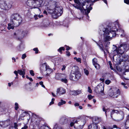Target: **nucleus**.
Returning <instances> with one entry per match:
<instances>
[{
	"label": "nucleus",
	"mask_w": 129,
	"mask_h": 129,
	"mask_svg": "<svg viewBox=\"0 0 129 129\" xmlns=\"http://www.w3.org/2000/svg\"><path fill=\"white\" fill-rule=\"evenodd\" d=\"M75 118L74 119V120H73V121H74V122L75 123H78V121H77V120L76 119V120L75 121H74V120H75Z\"/></svg>",
	"instance_id": "obj_54"
},
{
	"label": "nucleus",
	"mask_w": 129,
	"mask_h": 129,
	"mask_svg": "<svg viewBox=\"0 0 129 129\" xmlns=\"http://www.w3.org/2000/svg\"><path fill=\"white\" fill-rule=\"evenodd\" d=\"M44 0H28L26 4L27 6L31 8H38L39 12H41L40 9L38 8L41 7Z\"/></svg>",
	"instance_id": "obj_3"
},
{
	"label": "nucleus",
	"mask_w": 129,
	"mask_h": 129,
	"mask_svg": "<svg viewBox=\"0 0 129 129\" xmlns=\"http://www.w3.org/2000/svg\"><path fill=\"white\" fill-rule=\"evenodd\" d=\"M18 108V104L17 103H16L15 104V110H17Z\"/></svg>",
	"instance_id": "obj_34"
},
{
	"label": "nucleus",
	"mask_w": 129,
	"mask_h": 129,
	"mask_svg": "<svg viewBox=\"0 0 129 129\" xmlns=\"http://www.w3.org/2000/svg\"><path fill=\"white\" fill-rule=\"evenodd\" d=\"M43 13L44 14H46V15L47 14V11H45V10H44V12H43Z\"/></svg>",
	"instance_id": "obj_63"
},
{
	"label": "nucleus",
	"mask_w": 129,
	"mask_h": 129,
	"mask_svg": "<svg viewBox=\"0 0 129 129\" xmlns=\"http://www.w3.org/2000/svg\"><path fill=\"white\" fill-rule=\"evenodd\" d=\"M66 103L65 101H63L61 99V102H59L58 103V105L59 106H60L63 104H65Z\"/></svg>",
	"instance_id": "obj_25"
},
{
	"label": "nucleus",
	"mask_w": 129,
	"mask_h": 129,
	"mask_svg": "<svg viewBox=\"0 0 129 129\" xmlns=\"http://www.w3.org/2000/svg\"><path fill=\"white\" fill-rule=\"evenodd\" d=\"M66 68V67L64 65H63V68L61 69V70L63 71V70L65 69Z\"/></svg>",
	"instance_id": "obj_53"
},
{
	"label": "nucleus",
	"mask_w": 129,
	"mask_h": 129,
	"mask_svg": "<svg viewBox=\"0 0 129 129\" xmlns=\"http://www.w3.org/2000/svg\"><path fill=\"white\" fill-rule=\"evenodd\" d=\"M33 50L34 51H35V53L36 54L38 53V50L37 48H34L33 49Z\"/></svg>",
	"instance_id": "obj_40"
},
{
	"label": "nucleus",
	"mask_w": 129,
	"mask_h": 129,
	"mask_svg": "<svg viewBox=\"0 0 129 129\" xmlns=\"http://www.w3.org/2000/svg\"><path fill=\"white\" fill-rule=\"evenodd\" d=\"M93 65L94 66L95 68L97 69H99L100 68V65L97 63Z\"/></svg>",
	"instance_id": "obj_30"
},
{
	"label": "nucleus",
	"mask_w": 129,
	"mask_h": 129,
	"mask_svg": "<svg viewBox=\"0 0 129 129\" xmlns=\"http://www.w3.org/2000/svg\"><path fill=\"white\" fill-rule=\"evenodd\" d=\"M81 92V91L80 90H77L76 91H71L70 93L72 95H78Z\"/></svg>",
	"instance_id": "obj_18"
},
{
	"label": "nucleus",
	"mask_w": 129,
	"mask_h": 129,
	"mask_svg": "<svg viewBox=\"0 0 129 129\" xmlns=\"http://www.w3.org/2000/svg\"><path fill=\"white\" fill-rule=\"evenodd\" d=\"M12 6L11 3H6L5 2L3 1H0V8L5 11H8V10L11 8Z\"/></svg>",
	"instance_id": "obj_9"
},
{
	"label": "nucleus",
	"mask_w": 129,
	"mask_h": 129,
	"mask_svg": "<svg viewBox=\"0 0 129 129\" xmlns=\"http://www.w3.org/2000/svg\"><path fill=\"white\" fill-rule=\"evenodd\" d=\"M25 114V113H22V114L20 116H22V117L23 118L24 116V115H23V114Z\"/></svg>",
	"instance_id": "obj_60"
},
{
	"label": "nucleus",
	"mask_w": 129,
	"mask_h": 129,
	"mask_svg": "<svg viewBox=\"0 0 129 129\" xmlns=\"http://www.w3.org/2000/svg\"><path fill=\"white\" fill-rule=\"evenodd\" d=\"M92 61L93 65H95L97 63V59L96 58H94L92 60Z\"/></svg>",
	"instance_id": "obj_29"
},
{
	"label": "nucleus",
	"mask_w": 129,
	"mask_h": 129,
	"mask_svg": "<svg viewBox=\"0 0 129 129\" xmlns=\"http://www.w3.org/2000/svg\"><path fill=\"white\" fill-rule=\"evenodd\" d=\"M84 72L85 74L87 75H88L89 74V72L88 70L86 69H84Z\"/></svg>",
	"instance_id": "obj_37"
},
{
	"label": "nucleus",
	"mask_w": 129,
	"mask_h": 129,
	"mask_svg": "<svg viewBox=\"0 0 129 129\" xmlns=\"http://www.w3.org/2000/svg\"><path fill=\"white\" fill-rule=\"evenodd\" d=\"M74 105L75 106H79V104L78 103H76Z\"/></svg>",
	"instance_id": "obj_58"
},
{
	"label": "nucleus",
	"mask_w": 129,
	"mask_h": 129,
	"mask_svg": "<svg viewBox=\"0 0 129 129\" xmlns=\"http://www.w3.org/2000/svg\"><path fill=\"white\" fill-rule=\"evenodd\" d=\"M25 34V31L23 30L19 29L14 33V35L18 39H22L24 37Z\"/></svg>",
	"instance_id": "obj_10"
},
{
	"label": "nucleus",
	"mask_w": 129,
	"mask_h": 129,
	"mask_svg": "<svg viewBox=\"0 0 129 129\" xmlns=\"http://www.w3.org/2000/svg\"><path fill=\"white\" fill-rule=\"evenodd\" d=\"M45 70L47 71V74H48L52 72V70L51 69L48 68L47 66Z\"/></svg>",
	"instance_id": "obj_24"
},
{
	"label": "nucleus",
	"mask_w": 129,
	"mask_h": 129,
	"mask_svg": "<svg viewBox=\"0 0 129 129\" xmlns=\"http://www.w3.org/2000/svg\"><path fill=\"white\" fill-rule=\"evenodd\" d=\"M51 94H52V95H53V96L54 97H55L56 96L55 95L53 92H52Z\"/></svg>",
	"instance_id": "obj_64"
},
{
	"label": "nucleus",
	"mask_w": 129,
	"mask_h": 129,
	"mask_svg": "<svg viewBox=\"0 0 129 129\" xmlns=\"http://www.w3.org/2000/svg\"><path fill=\"white\" fill-rule=\"evenodd\" d=\"M124 1L125 3L127 4H129V0H124Z\"/></svg>",
	"instance_id": "obj_50"
},
{
	"label": "nucleus",
	"mask_w": 129,
	"mask_h": 129,
	"mask_svg": "<svg viewBox=\"0 0 129 129\" xmlns=\"http://www.w3.org/2000/svg\"><path fill=\"white\" fill-rule=\"evenodd\" d=\"M43 15H36L34 16V18L36 20L38 19V18L37 17H38L39 18H41V17H43Z\"/></svg>",
	"instance_id": "obj_27"
},
{
	"label": "nucleus",
	"mask_w": 129,
	"mask_h": 129,
	"mask_svg": "<svg viewBox=\"0 0 129 129\" xmlns=\"http://www.w3.org/2000/svg\"><path fill=\"white\" fill-rule=\"evenodd\" d=\"M108 35H110V36L107 35L105 37L104 39L105 41L110 40L111 39L112 37H114L115 36L116 34L114 31L110 30L109 31Z\"/></svg>",
	"instance_id": "obj_11"
},
{
	"label": "nucleus",
	"mask_w": 129,
	"mask_h": 129,
	"mask_svg": "<svg viewBox=\"0 0 129 129\" xmlns=\"http://www.w3.org/2000/svg\"><path fill=\"white\" fill-rule=\"evenodd\" d=\"M122 57L125 59V60H126L128 59V56L127 55H126L125 54H124L122 56Z\"/></svg>",
	"instance_id": "obj_33"
},
{
	"label": "nucleus",
	"mask_w": 129,
	"mask_h": 129,
	"mask_svg": "<svg viewBox=\"0 0 129 129\" xmlns=\"http://www.w3.org/2000/svg\"><path fill=\"white\" fill-rule=\"evenodd\" d=\"M88 98L89 100H90L94 97V96H92L90 94L88 95Z\"/></svg>",
	"instance_id": "obj_35"
},
{
	"label": "nucleus",
	"mask_w": 129,
	"mask_h": 129,
	"mask_svg": "<svg viewBox=\"0 0 129 129\" xmlns=\"http://www.w3.org/2000/svg\"><path fill=\"white\" fill-rule=\"evenodd\" d=\"M106 4H107V3L106 0H102Z\"/></svg>",
	"instance_id": "obj_62"
},
{
	"label": "nucleus",
	"mask_w": 129,
	"mask_h": 129,
	"mask_svg": "<svg viewBox=\"0 0 129 129\" xmlns=\"http://www.w3.org/2000/svg\"><path fill=\"white\" fill-rule=\"evenodd\" d=\"M14 127L15 128V129H17V127L18 126V125L17 123H14Z\"/></svg>",
	"instance_id": "obj_44"
},
{
	"label": "nucleus",
	"mask_w": 129,
	"mask_h": 129,
	"mask_svg": "<svg viewBox=\"0 0 129 129\" xmlns=\"http://www.w3.org/2000/svg\"><path fill=\"white\" fill-rule=\"evenodd\" d=\"M103 111L105 112V114L106 115V112H107L106 110H108V109H107V110H106V109L104 107H103Z\"/></svg>",
	"instance_id": "obj_51"
},
{
	"label": "nucleus",
	"mask_w": 129,
	"mask_h": 129,
	"mask_svg": "<svg viewBox=\"0 0 129 129\" xmlns=\"http://www.w3.org/2000/svg\"><path fill=\"white\" fill-rule=\"evenodd\" d=\"M93 120L95 121L94 124H98L101 122L102 121L100 118H99L98 117H95L93 119Z\"/></svg>",
	"instance_id": "obj_20"
},
{
	"label": "nucleus",
	"mask_w": 129,
	"mask_h": 129,
	"mask_svg": "<svg viewBox=\"0 0 129 129\" xmlns=\"http://www.w3.org/2000/svg\"><path fill=\"white\" fill-rule=\"evenodd\" d=\"M74 6L75 8L79 9L81 11H82V7L81 5L79 6H78L76 5H74Z\"/></svg>",
	"instance_id": "obj_26"
},
{
	"label": "nucleus",
	"mask_w": 129,
	"mask_h": 129,
	"mask_svg": "<svg viewBox=\"0 0 129 129\" xmlns=\"http://www.w3.org/2000/svg\"><path fill=\"white\" fill-rule=\"evenodd\" d=\"M100 80L101 81H102V82H103L104 81V78H100Z\"/></svg>",
	"instance_id": "obj_56"
},
{
	"label": "nucleus",
	"mask_w": 129,
	"mask_h": 129,
	"mask_svg": "<svg viewBox=\"0 0 129 129\" xmlns=\"http://www.w3.org/2000/svg\"><path fill=\"white\" fill-rule=\"evenodd\" d=\"M111 117L114 120L120 121L124 118V113L122 111H118L114 109L111 113Z\"/></svg>",
	"instance_id": "obj_4"
},
{
	"label": "nucleus",
	"mask_w": 129,
	"mask_h": 129,
	"mask_svg": "<svg viewBox=\"0 0 129 129\" xmlns=\"http://www.w3.org/2000/svg\"><path fill=\"white\" fill-rule=\"evenodd\" d=\"M111 82V81L109 80H107L105 81V83L107 84H109Z\"/></svg>",
	"instance_id": "obj_39"
},
{
	"label": "nucleus",
	"mask_w": 129,
	"mask_h": 129,
	"mask_svg": "<svg viewBox=\"0 0 129 129\" xmlns=\"http://www.w3.org/2000/svg\"><path fill=\"white\" fill-rule=\"evenodd\" d=\"M22 21V19L19 14H14L11 16L10 23L8 24V29L9 30L13 29L14 27L18 26Z\"/></svg>",
	"instance_id": "obj_2"
},
{
	"label": "nucleus",
	"mask_w": 129,
	"mask_h": 129,
	"mask_svg": "<svg viewBox=\"0 0 129 129\" xmlns=\"http://www.w3.org/2000/svg\"><path fill=\"white\" fill-rule=\"evenodd\" d=\"M91 3L90 2L87 1L86 0H84L83 3L82 5V10L83 9L86 12L87 11V13L88 14L90 12V11L91 10L92 8L91 7ZM86 14L87 13H86Z\"/></svg>",
	"instance_id": "obj_8"
},
{
	"label": "nucleus",
	"mask_w": 129,
	"mask_h": 129,
	"mask_svg": "<svg viewBox=\"0 0 129 129\" xmlns=\"http://www.w3.org/2000/svg\"><path fill=\"white\" fill-rule=\"evenodd\" d=\"M69 118L63 116L61 117L60 119L59 122L60 123L63 124L67 123L68 121Z\"/></svg>",
	"instance_id": "obj_16"
},
{
	"label": "nucleus",
	"mask_w": 129,
	"mask_h": 129,
	"mask_svg": "<svg viewBox=\"0 0 129 129\" xmlns=\"http://www.w3.org/2000/svg\"><path fill=\"white\" fill-rule=\"evenodd\" d=\"M73 73H71L70 74V79L71 80L77 81L80 78L81 74L77 67H76Z\"/></svg>",
	"instance_id": "obj_5"
},
{
	"label": "nucleus",
	"mask_w": 129,
	"mask_h": 129,
	"mask_svg": "<svg viewBox=\"0 0 129 129\" xmlns=\"http://www.w3.org/2000/svg\"><path fill=\"white\" fill-rule=\"evenodd\" d=\"M25 69H23V70H18V73L21 75H25Z\"/></svg>",
	"instance_id": "obj_22"
},
{
	"label": "nucleus",
	"mask_w": 129,
	"mask_h": 129,
	"mask_svg": "<svg viewBox=\"0 0 129 129\" xmlns=\"http://www.w3.org/2000/svg\"><path fill=\"white\" fill-rule=\"evenodd\" d=\"M98 126L96 124L92 123L88 126L89 129H98Z\"/></svg>",
	"instance_id": "obj_19"
},
{
	"label": "nucleus",
	"mask_w": 129,
	"mask_h": 129,
	"mask_svg": "<svg viewBox=\"0 0 129 129\" xmlns=\"http://www.w3.org/2000/svg\"><path fill=\"white\" fill-rule=\"evenodd\" d=\"M47 66L46 65L45 63L42 64L41 66V70L42 71L44 70L45 69L46 70Z\"/></svg>",
	"instance_id": "obj_23"
},
{
	"label": "nucleus",
	"mask_w": 129,
	"mask_h": 129,
	"mask_svg": "<svg viewBox=\"0 0 129 129\" xmlns=\"http://www.w3.org/2000/svg\"><path fill=\"white\" fill-rule=\"evenodd\" d=\"M66 92L65 90L62 87H60L57 89L56 94L59 93L60 95L64 94Z\"/></svg>",
	"instance_id": "obj_17"
},
{
	"label": "nucleus",
	"mask_w": 129,
	"mask_h": 129,
	"mask_svg": "<svg viewBox=\"0 0 129 129\" xmlns=\"http://www.w3.org/2000/svg\"><path fill=\"white\" fill-rule=\"evenodd\" d=\"M88 91L90 93H92V90L89 86H88Z\"/></svg>",
	"instance_id": "obj_41"
},
{
	"label": "nucleus",
	"mask_w": 129,
	"mask_h": 129,
	"mask_svg": "<svg viewBox=\"0 0 129 129\" xmlns=\"http://www.w3.org/2000/svg\"><path fill=\"white\" fill-rule=\"evenodd\" d=\"M119 90L117 88H110L108 91V94L110 96L113 98H117L120 95Z\"/></svg>",
	"instance_id": "obj_6"
},
{
	"label": "nucleus",
	"mask_w": 129,
	"mask_h": 129,
	"mask_svg": "<svg viewBox=\"0 0 129 129\" xmlns=\"http://www.w3.org/2000/svg\"><path fill=\"white\" fill-rule=\"evenodd\" d=\"M23 118L22 117V116H20L19 117V119L20 120H22L23 119Z\"/></svg>",
	"instance_id": "obj_55"
},
{
	"label": "nucleus",
	"mask_w": 129,
	"mask_h": 129,
	"mask_svg": "<svg viewBox=\"0 0 129 129\" xmlns=\"http://www.w3.org/2000/svg\"><path fill=\"white\" fill-rule=\"evenodd\" d=\"M75 2L78 4L79 6L81 5L82 6V5L84 1V0H80L79 1V0H74Z\"/></svg>",
	"instance_id": "obj_21"
},
{
	"label": "nucleus",
	"mask_w": 129,
	"mask_h": 129,
	"mask_svg": "<svg viewBox=\"0 0 129 129\" xmlns=\"http://www.w3.org/2000/svg\"><path fill=\"white\" fill-rule=\"evenodd\" d=\"M56 2L50 1L48 2L46 9L49 13L52 14V17L57 18L62 13V8L57 6Z\"/></svg>",
	"instance_id": "obj_1"
},
{
	"label": "nucleus",
	"mask_w": 129,
	"mask_h": 129,
	"mask_svg": "<svg viewBox=\"0 0 129 129\" xmlns=\"http://www.w3.org/2000/svg\"><path fill=\"white\" fill-rule=\"evenodd\" d=\"M60 81L61 82H63L66 83H67L68 82L66 78H62L61 79Z\"/></svg>",
	"instance_id": "obj_28"
},
{
	"label": "nucleus",
	"mask_w": 129,
	"mask_h": 129,
	"mask_svg": "<svg viewBox=\"0 0 129 129\" xmlns=\"http://www.w3.org/2000/svg\"><path fill=\"white\" fill-rule=\"evenodd\" d=\"M26 56L25 54H23L22 55L21 58L22 59H24L26 57Z\"/></svg>",
	"instance_id": "obj_45"
},
{
	"label": "nucleus",
	"mask_w": 129,
	"mask_h": 129,
	"mask_svg": "<svg viewBox=\"0 0 129 129\" xmlns=\"http://www.w3.org/2000/svg\"><path fill=\"white\" fill-rule=\"evenodd\" d=\"M62 50H64V48L63 47H62L60 48L58 50V51L60 52H61Z\"/></svg>",
	"instance_id": "obj_36"
},
{
	"label": "nucleus",
	"mask_w": 129,
	"mask_h": 129,
	"mask_svg": "<svg viewBox=\"0 0 129 129\" xmlns=\"http://www.w3.org/2000/svg\"><path fill=\"white\" fill-rule=\"evenodd\" d=\"M65 46L67 48L66 49L67 50H69L70 48V47L69 46H67L66 45H65Z\"/></svg>",
	"instance_id": "obj_47"
},
{
	"label": "nucleus",
	"mask_w": 129,
	"mask_h": 129,
	"mask_svg": "<svg viewBox=\"0 0 129 129\" xmlns=\"http://www.w3.org/2000/svg\"><path fill=\"white\" fill-rule=\"evenodd\" d=\"M74 123L73 122H71L70 123V125L71 127H72L74 124Z\"/></svg>",
	"instance_id": "obj_52"
},
{
	"label": "nucleus",
	"mask_w": 129,
	"mask_h": 129,
	"mask_svg": "<svg viewBox=\"0 0 129 129\" xmlns=\"http://www.w3.org/2000/svg\"><path fill=\"white\" fill-rule=\"evenodd\" d=\"M41 129H51V128L48 126L43 125L41 127Z\"/></svg>",
	"instance_id": "obj_31"
},
{
	"label": "nucleus",
	"mask_w": 129,
	"mask_h": 129,
	"mask_svg": "<svg viewBox=\"0 0 129 129\" xmlns=\"http://www.w3.org/2000/svg\"><path fill=\"white\" fill-rule=\"evenodd\" d=\"M7 13L8 11H0V17L2 18L4 22H5L7 19Z\"/></svg>",
	"instance_id": "obj_13"
},
{
	"label": "nucleus",
	"mask_w": 129,
	"mask_h": 129,
	"mask_svg": "<svg viewBox=\"0 0 129 129\" xmlns=\"http://www.w3.org/2000/svg\"><path fill=\"white\" fill-rule=\"evenodd\" d=\"M26 78L28 79H29L31 81H33V80L31 78H30L27 76H26Z\"/></svg>",
	"instance_id": "obj_46"
},
{
	"label": "nucleus",
	"mask_w": 129,
	"mask_h": 129,
	"mask_svg": "<svg viewBox=\"0 0 129 129\" xmlns=\"http://www.w3.org/2000/svg\"><path fill=\"white\" fill-rule=\"evenodd\" d=\"M95 90L96 92L97 93L100 94L102 95L104 94L103 93L104 88L102 86H97Z\"/></svg>",
	"instance_id": "obj_12"
},
{
	"label": "nucleus",
	"mask_w": 129,
	"mask_h": 129,
	"mask_svg": "<svg viewBox=\"0 0 129 129\" xmlns=\"http://www.w3.org/2000/svg\"><path fill=\"white\" fill-rule=\"evenodd\" d=\"M39 84L41 85L43 84V82L42 81H41L39 82Z\"/></svg>",
	"instance_id": "obj_61"
},
{
	"label": "nucleus",
	"mask_w": 129,
	"mask_h": 129,
	"mask_svg": "<svg viewBox=\"0 0 129 129\" xmlns=\"http://www.w3.org/2000/svg\"><path fill=\"white\" fill-rule=\"evenodd\" d=\"M14 73L16 75V77L15 78L18 79V77L17 76H18V71H15L14 72Z\"/></svg>",
	"instance_id": "obj_38"
},
{
	"label": "nucleus",
	"mask_w": 129,
	"mask_h": 129,
	"mask_svg": "<svg viewBox=\"0 0 129 129\" xmlns=\"http://www.w3.org/2000/svg\"><path fill=\"white\" fill-rule=\"evenodd\" d=\"M54 100L55 99L54 98H52V99L51 102H50L49 104V105H51L52 104H54V102L53 101H54Z\"/></svg>",
	"instance_id": "obj_43"
},
{
	"label": "nucleus",
	"mask_w": 129,
	"mask_h": 129,
	"mask_svg": "<svg viewBox=\"0 0 129 129\" xmlns=\"http://www.w3.org/2000/svg\"><path fill=\"white\" fill-rule=\"evenodd\" d=\"M98 1V0H90V1L92 2H95V1Z\"/></svg>",
	"instance_id": "obj_59"
},
{
	"label": "nucleus",
	"mask_w": 129,
	"mask_h": 129,
	"mask_svg": "<svg viewBox=\"0 0 129 129\" xmlns=\"http://www.w3.org/2000/svg\"><path fill=\"white\" fill-rule=\"evenodd\" d=\"M10 120H7L5 121H0V125L3 127H6L10 124Z\"/></svg>",
	"instance_id": "obj_14"
},
{
	"label": "nucleus",
	"mask_w": 129,
	"mask_h": 129,
	"mask_svg": "<svg viewBox=\"0 0 129 129\" xmlns=\"http://www.w3.org/2000/svg\"><path fill=\"white\" fill-rule=\"evenodd\" d=\"M66 55L68 56H69L70 55V52L68 51H67L66 52Z\"/></svg>",
	"instance_id": "obj_48"
},
{
	"label": "nucleus",
	"mask_w": 129,
	"mask_h": 129,
	"mask_svg": "<svg viewBox=\"0 0 129 129\" xmlns=\"http://www.w3.org/2000/svg\"><path fill=\"white\" fill-rule=\"evenodd\" d=\"M28 128V126L27 125H25L24 126L22 127L21 129H26Z\"/></svg>",
	"instance_id": "obj_49"
},
{
	"label": "nucleus",
	"mask_w": 129,
	"mask_h": 129,
	"mask_svg": "<svg viewBox=\"0 0 129 129\" xmlns=\"http://www.w3.org/2000/svg\"><path fill=\"white\" fill-rule=\"evenodd\" d=\"M128 49V48L127 49L126 44H122L120 45L118 48H117L114 51L115 53H116L115 52H116L117 54H122Z\"/></svg>",
	"instance_id": "obj_7"
},
{
	"label": "nucleus",
	"mask_w": 129,
	"mask_h": 129,
	"mask_svg": "<svg viewBox=\"0 0 129 129\" xmlns=\"http://www.w3.org/2000/svg\"><path fill=\"white\" fill-rule=\"evenodd\" d=\"M58 127V124H56L54 126V128H56Z\"/></svg>",
	"instance_id": "obj_57"
},
{
	"label": "nucleus",
	"mask_w": 129,
	"mask_h": 129,
	"mask_svg": "<svg viewBox=\"0 0 129 129\" xmlns=\"http://www.w3.org/2000/svg\"><path fill=\"white\" fill-rule=\"evenodd\" d=\"M67 77L65 74L58 73L56 74L55 78L57 80H60L62 78H66Z\"/></svg>",
	"instance_id": "obj_15"
},
{
	"label": "nucleus",
	"mask_w": 129,
	"mask_h": 129,
	"mask_svg": "<svg viewBox=\"0 0 129 129\" xmlns=\"http://www.w3.org/2000/svg\"><path fill=\"white\" fill-rule=\"evenodd\" d=\"M74 59L76 60L77 61L80 62V63H81V59L80 58H77L76 57H75Z\"/></svg>",
	"instance_id": "obj_32"
},
{
	"label": "nucleus",
	"mask_w": 129,
	"mask_h": 129,
	"mask_svg": "<svg viewBox=\"0 0 129 129\" xmlns=\"http://www.w3.org/2000/svg\"><path fill=\"white\" fill-rule=\"evenodd\" d=\"M30 74L32 76H34L35 75V74L32 70L30 71Z\"/></svg>",
	"instance_id": "obj_42"
}]
</instances>
